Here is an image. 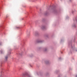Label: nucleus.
Segmentation results:
<instances>
[{"mask_svg": "<svg viewBox=\"0 0 77 77\" xmlns=\"http://www.w3.org/2000/svg\"><path fill=\"white\" fill-rule=\"evenodd\" d=\"M74 21L75 22V23H77V20H74Z\"/></svg>", "mask_w": 77, "mask_h": 77, "instance_id": "9d476101", "label": "nucleus"}, {"mask_svg": "<svg viewBox=\"0 0 77 77\" xmlns=\"http://www.w3.org/2000/svg\"><path fill=\"white\" fill-rule=\"evenodd\" d=\"M75 77H77V75H75Z\"/></svg>", "mask_w": 77, "mask_h": 77, "instance_id": "dca6fc26", "label": "nucleus"}, {"mask_svg": "<svg viewBox=\"0 0 77 77\" xmlns=\"http://www.w3.org/2000/svg\"><path fill=\"white\" fill-rule=\"evenodd\" d=\"M75 51H77V49L75 50Z\"/></svg>", "mask_w": 77, "mask_h": 77, "instance_id": "2eb2a0df", "label": "nucleus"}, {"mask_svg": "<svg viewBox=\"0 0 77 77\" xmlns=\"http://www.w3.org/2000/svg\"><path fill=\"white\" fill-rule=\"evenodd\" d=\"M59 60H60V59H61V57H60L59 58Z\"/></svg>", "mask_w": 77, "mask_h": 77, "instance_id": "f8f14e48", "label": "nucleus"}, {"mask_svg": "<svg viewBox=\"0 0 77 77\" xmlns=\"http://www.w3.org/2000/svg\"><path fill=\"white\" fill-rule=\"evenodd\" d=\"M70 44L72 47V48L74 50V49H75V47H72V45H71V43H70Z\"/></svg>", "mask_w": 77, "mask_h": 77, "instance_id": "6e6552de", "label": "nucleus"}, {"mask_svg": "<svg viewBox=\"0 0 77 77\" xmlns=\"http://www.w3.org/2000/svg\"><path fill=\"white\" fill-rule=\"evenodd\" d=\"M58 77H60V76H59Z\"/></svg>", "mask_w": 77, "mask_h": 77, "instance_id": "f3484780", "label": "nucleus"}, {"mask_svg": "<svg viewBox=\"0 0 77 77\" xmlns=\"http://www.w3.org/2000/svg\"><path fill=\"white\" fill-rule=\"evenodd\" d=\"M3 53H4V51H3L2 50L1 51V54H3Z\"/></svg>", "mask_w": 77, "mask_h": 77, "instance_id": "1a4fd4ad", "label": "nucleus"}, {"mask_svg": "<svg viewBox=\"0 0 77 77\" xmlns=\"http://www.w3.org/2000/svg\"><path fill=\"white\" fill-rule=\"evenodd\" d=\"M11 52H9V53H8V54H7V56H6L5 57V62H6L8 60V55H9V54H11Z\"/></svg>", "mask_w": 77, "mask_h": 77, "instance_id": "f03ea898", "label": "nucleus"}, {"mask_svg": "<svg viewBox=\"0 0 77 77\" xmlns=\"http://www.w3.org/2000/svg\"><path fill=\"white\" fill-rule=\"evenodd\" d=\"M15 29H21V27H15Z\"/></svg>", "mask_w": 77, "mask_h": 77, "instance_id": "0eeeda50", "label": "nucleus"}, {"mask_svg": "<svg viewBox=\"0 0 77 77\" xmlns=\"http://www.w3.org/2000/svg\"><path fill=\"white\" fill-rule=\"evenodd\" d=\"M72 28H76V27H77V26H76L75 24H73L72 25Z\"/></svg>", "mask_w": 77, "mask_h": 77, "instance_id": "20e7f679", "label": "nucleus"}, {"mask_svg": "<svg viewBox=\"0 0 77 77\" xmlns=\"http://www.w3.org/2000/svg\"><path fill=\"white\" fill-rule=\"evenodd\" d=\"M46 63L47 64L48 63V61H46Z\"/></svg>", "mask_w": 77, "mask_h": 77, "instance_id": "9b49d317", "label": "nucleus"}, {"mask_svg": "<svg viewBox=\"0 0 77 77\" xmlns=\"http://www.w3.org/2000/svg\"><path fill=\"white\" fill-rule=\"evenodd\" d=\"M47 50V48H44L43 49V51L45 52Z\"/></svg>", "mask_w": 77, "mask_h": 77, "instance_id": "423d86ee", "label": "nucleus"}, {"mask_svg": "<svg viewBox=\"0 0 77 77\" xmlns=\"http://www.w3.org/2000/svg\"><path fill=\"white\" fill-rule=\"evenodd\" d=\"M1 66H2V65H1Z\"/></svg>", "mask_w": 77, "mask_h": 77, "instance_id": "a211bd4d", "label": "nucleus"}, {"mask_svg": "<svg viewBox=\"0 0 77 77\" xmlns=\"http://www.w3.org/2000/svg\"><path fill=\"white\" fill-rule=\"evenodd\" d=\"M45 28H46V27L45 25L42 26V29L43 30H44V29H45Z\"/></svg>", "mask_w": 77, "mask_h": 77, "instance_id": "39448f33", "label": "nucleus"}, {"mask_svg": "<svg viewBox=\"0 0 77 77\" xmlns=\"http://www.w3.org/2000/svg\"><path fill=\"white\" fill-rule=\"evenodd\" d=\"M74 12H75L74 11H72V14H73V13H74Z\"/></svg>", "mask_w": 77, "mask_h": 77, "instance_id": "ddd939ff", "label": "nucleus"}, {"mask_svg": "<svg viewBox=\"0 0 77 77\" xmlns=\"http://www.w3.org/2000/svg\"><path fill=\"white\" fill-rule=\"evenodd\" d=\"M4 74V72L1 71V72H0V77H3V76Z\"/></svg>", "mask_w": 77, "mask_h": 77, "instance_id": "7ed1b4c3", "label": "nucleus"}, {"mask_svg": "<svg viewBox=\"0 0 77 77\" xmlns=\"http://www.w3.org/2000/svg\"><path fill=\"white\" fill-rule=\"evenodd\" d=\"M44 42V40H42L40 39H37L36 41L37 43H42Z\"/></svg>", "mask_w": 77, "mask_h": 77, "instance_id": "f257e3e1", "label": "nucleus"}, {"mask_svg": "<svg viewBox=\"0 0 77 77\" xmlns=\"http://www.w3.org/2000/svg\"><path fill=\"white\" fill-rule=\"evenodd\" d=\"M2 45V43H0V45Z\"/></svg>", "mask_w": 77, "mask_h": 77, "instance_id": "4468645a", "label": "nucleus"}]
</instances>
